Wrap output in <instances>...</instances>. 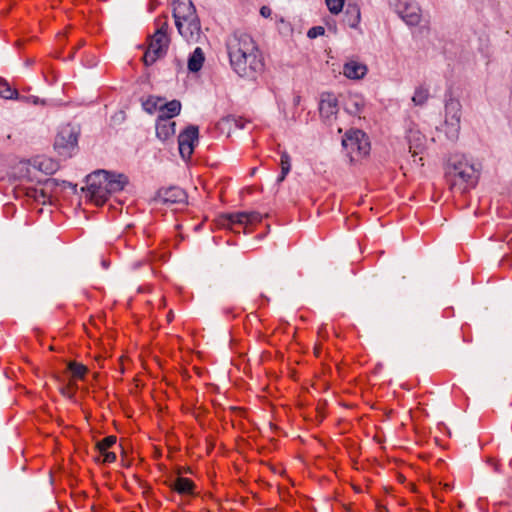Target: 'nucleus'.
I'll return each instance as SVG.
<instances>
[{
    "label": "nucleus",
    "mask_w": 512,
    "mask_h": 512,
    "mask_svg": "<svg viewBox=\"0 0 512 512\" xmlns=\"http://www.w3.org/2000/svg\"><path fill=\"white\" fill-rule=\"evenodd\" d=\"M227 53L233 71L242 78L255 80L264 71V60L253 38L235 32L226 42Z\"/></svg>",
    "instance_id": "obj_1"
},
{
    "label": "nucleus",
    "mask_w": 512,
    "mask_h": 512,
    "mask_svg": "<svg viewBox=\"0 0 512 512\" xmlns=\"http://www.w3.org/2000/svg\"><path fill=\"white\" fill-rule=\"evenodd\" d=\"M445 178L453 192L463 194L475 187L479 178V170L465 155L453 154L448 158Z\"/></svg>",
    "instance_id": "obj_2"
},
{
    "label": "nucleus",
    "mask_w": 512,
    "mask_h": 512,
    "mask_svg": "<svg viewBox=\"0 0 512 512\" xmlns=\"http://www.w3.org/2000/svg\"><path fill=\"white\" fill-rule=\"evenodd\" d=\"M173 17L179 34L190 43H196L201 37V24L196 8L191 0H174Z\"/></svg>",
    "instance_id": "obj_3"
},
{
    "label": "nucleus",
    "mask_w": 512,
    "mask_h": 512,
    "mask_svg": "<svg viewBox=\"0 0 512 512\" xmlns=\"http://www.w3.org/2000/svg\"><path fill=\"white\" fill-rule=\"evenodd\" d=\"M107 170H96L86 177L87 186L82 188L86 197L96 205H103L110 196L108 185L106 184Z\"/></svg>",
    "instance_id": "obj_4"
},
{
    "label": "nucleus",
    "mask_w": 512,
    "mask_h": 512,
    "mask_svg": "<svg viewBox=\"0 0 512 512\" xmlns=\"http://www.w3.org/2000/svg\"><path fill=\"white\" fill-rule=\"evenodd\" d=\"M342 146L347 151L351 162L359 160L370 152L368 138L361 130L346 133L345 137L342 139Z\"/></svg>",
    "instance_id": "obj_5"
},
{
    "label": "nucleus",
    "mask_w": 512,
    "mask_h": 512,
    "mask_svg": "<svg viewBox=\"0 0 512 512\" xmlns=\"http://www.w3.org/2000/svg\"><path fill=\"white\" fill-rule=\"evenodd\" d=\"M461 103L459 100L450 97L445 102L444 131L451 141L458 139L460 132Z\"/></svg>",
    "instance_id": "obj_6"
},
{
    "label": "nucleus",
    "mask_w": 512,
    "mask_h": 512,
    "mask_svg": "<svg viewBox=\"0 0 512 512\" xmlns=\"http://www.w3.org/2000/svg\"><path fill=\"white\" fill-rule=\"evenodd\" d=\"M78 134V130L71 125H65L59 130L54 147L60 155L64 157L71 156L72 150L76 148L78 143Z\"/></svg>",
    "instance_id": "obj_7"
},
{
    "label": "nucleus",
    "mask_w": 512,
    "mask_h": 512,
    "mask_svg": "<svg viewBox=\"0 0 512 512\" xmlns=\"http://www.w3.org/2000/svg\"><path fill=\"white\" fill-rule=\"evenodd\" d=\"M169 38L160 31H155L151 36L149 46L144 53V64L149 66L156 62L157 59L163 57L168 49Z\"/></svg>",
    "instance_id": "obj_8"
},
{
    "label": "nucleus",
    "mask_w": 512,
    "mask_h": 512,
    "mask_svg": "<svg viewBox=\"0 0 512 512\" xmlns=\"http://www.w3.org/2000/svg\"><path fill=\"white\" fill-rule=\"evenodd\" d=\"M262 214L257 211L251 212H236L223 215L221 218V225L236 231L237 226L248 227L262 221Z\"/></svg>",
    "instance_id": "obj_9"
},
{
    "label": "nucleus",
    "mask_w": 512,
    "mask_h": 512,
    "mask_svg": "<svg viewBox=\"0 0 512 512\" xmlns=\"http://www.w3.org/2000/svg\"><path fill=\"white\" fill-rule=\"evenodd\" d=\"M199 129L195 125H189L178 136L179 153L183 159H189L198 142Z\"/></svg>",
    "instance_id": "obj_10"
},
{
    "label": "nucleus",
    "mask_w": 512,
    "mask_h": 512,
    "mask_svg": "<svg viewBox=\"0 0 512 512\" xmlns=\"http://www.w3.org/2000/svg\"><path fill=\"white\" fill-rule=\"evenodd\" d=\"M396 12L410 26H415L420 22V8L411 0H398Z\"/></svg>",
    "instance_id": "obj_11"
},
{
    "label": "nucleus",
    "mask_w": 512,
    "mask_h": 512,
    "mask_svg": "<svg viewBox=\"0 0 512 512\" xmlns=\"http://www.w3.org/2000/svg\"><path fill=\"white\" fill-rule=\"evenodd\" d=\"M155 200L163 204H185L187 202V194L182 188L173 186L160 189Z\"/></svg>",
    "instance_id": "obj_12"
},
{
    "label": "nucleus",
    "mask_w": 512,
    "mask_h": 512,
    "mask_svg": "<svg viewBox=\"0 0 512 512\" xmlns=\"http://www.w3.org/2000/svg\"><path fill=\"white\" fill-rule=\"evenodd\" d=\"M406 138L409 145V152L414 158L413 161L417 162L416 156L423 152L425 148L426 137L419 130L411 128L408 130Z\"/></svg>",
    "instance_id": "obj_13"
},
{
    "label": "nucleus",
    "mask_w": 512,
    "mask_h": 512,
    "mask_svg": "<svg viewBox=\"0 0 512 512\" xmlns=\"http://www.w3.org/2000/svg\"><path fill=\"white\" fill-rule=\"evenodd\" d=\"M57 185L55 179H47L44 182V188L38 189L36 187H28L26 189V196L42 204H46L49 199V191Z\"/></svg>",
    "instance_id": "obj_14"
},
{
    "label": "nucleus",
    "mask_w": 512,
    "mask_h": 512,
    "mask_svg": "<svg viewBox=\"0 0 512 512\" xmlns=\"http://www.w3.org/2000/svg\"><path fill=\"white\" fill-rule=\"evenodd\" d=\"M338 111L337 99L332 94L322 96L319 103V112L322 118L330 119Z\"/></svg>",
    "instance_id": "obj_15"
},
{
    "label": "nucleus",
    "mask_w": 512,
    "mask_h": 512,
    "mask_svg": "<svg viewBox=\"0 0 512 512\" xmlns=\"http://www.w3.org/2000/svg\"><path fill=\"white\" fill-rule=\"evenodd\" d=\"M128 184V178L122 173H115L107 171L106 184L108 185L110 195L115 192H119L124 189Z\"/></svg>",
    "instance_id": "obj_16"
},
{
    "label": "nucleus",
    "mask_w": 512,
    "mask_h": 512,
    "mask_svg": "<svg viewBox=\"0 0 512 512\" xmlns=\"http://www.w3.org/2000/svg\"><path fill=\"white\" fill-rule=\"evenodd\" d=\"M175 121L163 118L156 120V135L161 141H166L175 134Z\"/></svg>",
    "instance_id": "obj_17"
},
{
    "label": "nucleus",
    "mask_w": 512,
    "mask_h": 512,
    "mask_svg": "<svg viewBox=\"0 0 512 512\" xmlns=\"http://www.w3.org/2000/svg\"><path fill=\"white\" fill-rule=\"evenodd\" d=\"M367 73V67L356 61L347 62L343 66V74L349 79H361Z\"/></svg>",
    "instance_id": "obj_18"
},
{
    "label": "nucleus",
    "mask_w": 512,
    "mask_h": 512,
    "mask_svg": "<svg viewBox=\"0 0 512 512\" xmlns=\"http://www.w3.org/2000/svg\"><path fill=\"white\" fill-rule=\"evenodd\" d=\"M32 166L35 169L45 173L46 175L55 173L59 168V164L56 161L47 157L34 158L32 161Z\"/></svg>",
    "instance_id": "obj_19"
},
{
    "label": "nucleus",
    "mask_w": 512,
    "mask_h": 512,
    "mask_svg": "<svg viewBox=\"0 0 512 512\" xmlns=\"http://www.w3.org/2000/svg\"><path fill=\"white\" fill-rule=\"evenodd\" d=\"M181 111V102L179 100H172L169 102H162L159 107V118L171 120L173 117L179 115Z\"/></svg>",
    "instance_id": "obj_20"
},
{
    "label": "nucleus",
    "mask_w": 512,
    "mask_h": 512,
    "mask_svg": "<svg viewBox=\"0 0 512 512\" xmlns=\"http://www.w3.org/2000/svg\"><path fill=\"white\" fill-rule=\"evenodd\" d=\"M194 486L190 479L184 477H177L170 484V487L179 494H193Z\"/></svg>",
    "instance_id": "obj_21"
},
{
    "label": "nucleus",
    "mask_w": 512,
    "mask_h": 512,
    "mask_svg": "<svg viewBox=\"0 0 512 512\" xmlns=\"http://www.w3.org/2000/svg\"><path fill=\"white\" fill-rule=\"evenodd\" d=\"M205 57L202 49L197 47L188 59V69L191 72H198L204 63Z\"/></svg>",
    "instance_id": "obj_22"
},
{
    "label": "nucleus",
    "mask_w": 512,
    "mask_h": 512,
    "mask_svg": "<svg viewBox=\"0 0 512 512\" xmlns=\"http://www.w3.org/2000/svg\"><path fill=\"white\" fill-rule=\"evenodd\" d=\"M364 106L363 99L358 95H351L345 103V110L351 115L359 114Z\"/></svg>",
    "instance_id": "obj_23"
},
{
    "label": "nucleus",
    "mask_w": 512,
    "mask_h": 512,
    "mask_svg": "<svg viewBox=\"0 0 512 512\" xmlns=\"http://www.w3.org/2000/svg\"><path fill=\"white\" fill-rule=\"evenodd\" d=\"M347 23L354 28L360 21V9L357 5H348L346 8Z\"/></svg>",
    "instance_id": "obj_24"
},
{
    "label": "nucleus",
    "mask_w": 512,
    "mask_h": 512,
    "mask_svg": "<svg viewBox=\"0 0 512 512\" xmlns=\"http://www.w3.org/2000/svg\"><path fill=\"white\" fill-rule=\"evenodd\" d=\"M164 101L161 97L150 96L142 102L143 109L149 114H153L155 111H159V107Z\"/></svg>",
    "instance_id": "obj_25"
},
{
    "label": "nucleus",
    "mask_w": 512,
    "mask_h": 512,
    "mask_svg": "<svg viewBox=\"0 0 512 512\" xmlns=\"http://www.w3.org/2000/svg\"><path fill=\"white\" fill-rule=\"evenodd\" d=\"M0 97L4 99L18 98V91L10 86V84L0 77Z\"/></svg>",
    "instance_id": "obj_26"
},
{
    "label": "nucleus",
    "mask_w": 512,
    "mask_h": 512,
    "mask_svg": "<svg viewBox=\"0 0 512 512\" xmlns=\"http://www.w3.org/2000/svg\"><path fill=\"white\" fill-rule=\"evenodd\" d=\"M429 96V90L423 86H420L415 89L412 101L416 106H422L427 102Z\"/></svg>",
    "instance_id": "obj_27"
},
{
    "label": "nucleus",
    "mask_w": 512,
    "mask_h": 512,
    "mask_svg": "<svg viewBox=\"0 0 512 512\" xmlns=\"http://www.w3.org/2000/svg\"><path fill=\"white\" fill-rule=\"evenodd\" d=\"M68 370L72 373L73 377L82 379L87 373L88 369L86 366L77 363V362H69Z\"/></svg>",
    "instance_id": "obj_28"
},
{
    "label": "nucleus",
    "mask_w": 512,
    "mask_h": 512,
    "mask_svg": "<svg viewBox=\"0 0 512 512\" xmlns=\"http://www.w3.org/2000/svg\"><path fill=\"white\" fill-rule=\"evenodd\" d=\"M116 443V437L115 436H107L101 441H98L96 443V449L99 452H105L108 448L112 447Z\"/></svg>",
    "instance_id": "obj_29"
},
{
    "label": "nucleus",
    "mask_w": 512,
    "mask_h": 512,
    "mask_svg": "<svg viewBox=\"0 0 512 512\" xmlns=\"http://www.w3.org/2000/svg\"><path fill=\"white\" fill-rule=\"evenodd\" d=\"M326 5L332 14H339L344 6V0H326Z\"/></svg>",
    "instance_id": "obj_30"
},
{
    "label": "nucleus",
    "mask_w": 512,
    "mask_h": 512,
    "mask_svg": "<svg viewBox=\"0 0 512 512\" xmlns=\"http://www.w3.org/2000/svg\"><path fill=\"white\" fill-rule=\"evenodd\" d=\"M281 170H283V174H288L291 170L290 156L286 151L281 153Z\"/></svg>",
    "instance_id": "obj_31"
},
{
    "label": "nucleus",
    "mask_w": 512,
    "mask_h": 512,
    "mask_svg": "<svg viewBox=\"0 0 512 512\" xmlns=\"http://www.w3.org/2000/svg\"><path fill=\"white\" fill-rule=\"evenodd\" d=\"M223 122L228 124L229 126L234 125L238 129H243L245 122L241 118H236L234 116H229L223 119Z\"/></svg>",
    "instance_id": "obj_32"
},
{
    "label": "nucleus",
    "mask_w": 512,
    "mask_h": 512,
    "mask_svg": "<svg viewBox=\"0 0 512 512\" xmlns=\"http://www.w3.org/2000/svg\"><path fill=\"white\" fill-rule=\"evenodd\" d=\"M15 99L19 100L21 102H25V103H32L34 105H37L39 103H43V101H41L36 96H24V95H20L19 93H18V98H15Z\"/></svg>",
    "instance_id": "obj_33"
},
{
    "label": "nucleus",
    "mask_w": 512,
    "mask_h": 512,
    "mask_svg": "<svg viewBox=\"0 0 512 512\" xmlns=\"http://www.w3.org/2000/svg\"><path fill=\"white\" fill-rule=\"evenodd\" d=\"M325 32V29L322 26H315L308 30V37L313 39L320 35H323Z\"/></svg>",
    "instance_id": "obj_34"
},
{
    "label": "nucleus",
    "mask_w": 512,
    "mask_h": 512,
    "mask_svg": "<svg viewBox=\"0 0 512 512\" xmlns=\"http://www.w3.org/2000/svg\"><path fill=\"white\" fill-rule=\"evenodd\" d=\"M157 26H158V28L156 31H160L164 35H167L168 23H167L166 17H164L163 19H158Z\"/></svg>",
    "instance_id": "obj_35"
},
{
    "label": "nucleus",
    "mask_w": 512,
    "mask_h": 512,
    "mask_svg": "<svg viewBox=\"0 0 512 512\" xmlns=\"http://www.w3.org/2000/svg\"><path fill=\"white\" fill-rule=\"evenodd\" d=\"M100 454L103 456V463H112L116 460V454L114 452H100Z\"/></svg>",
    "instance_id": "obj_36"
},
{
    "label": "nucleus",
    "mask_w": 512,
    "mask_h": 512,
    "mask_svg": "<svg viewBox=\"0 0 512 512\" xmlns=\"http://www.w3.org/2000/svg\"><path fill=\"white\" fill-rule=\"evenodd\" d=\"M260 14H261L263 17L268 18V17H270V15H271V9H270L269 7H267V6H262V7L260 8Z\"/></svg>",
    "instance_id": "obj_37"
},
{
    "label": "nucleus",
    "mask_w": 512,
    "mask_h": 512,
    "mask_svg": "<svg viewBox=\"0 0 512 512\" xmlns=\"http://www.w3.org/2000/svg\"><path fill=\"white\" fill-rule=\"evenodd\" d=\"M286 176H287V174H283V170H281V174L278 176L277 181L278 182L284 181Z\"/></svg>",
    "instance_id": "obj_38"
},
{
    "label": "nucleus",
    "mask_w": 512,
    "mask_h": 512,
    "mask_svg": "<svg viewBox=\"0 0 512 512\" xmlns=\"http://www.w3.org/2000/svg\"><path fill=\"white\" fill-rule=\"evenodd\" d=\"M141 264H142L141 262H136V263L134 264V267H135V268H137V267H139Z\"/></svg>",
    "instance_id": "obj_39"
}]
</instances>
